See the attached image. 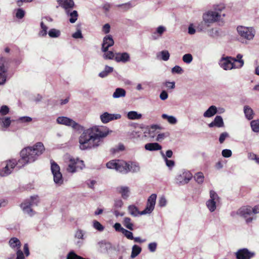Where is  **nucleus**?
Instances as JSON below:
<instances>
[{"mask_svg":"<svg viewBox=\"0 0 259 259\" xmlns=\"http://www.w3.org/2000/svg\"><path fill=\"white\" fill-rule=\"evenodd\" d=\"M9 244L10 246L13 249H20L21 243L19 239L16 237L11 238L9 241Z\"/></svg>","mask_w":259,"mask_h":259,"instance_id":"5701e85b","label":"nucleus"},{"mask_svg":"<svg viewBox=\"0 0 259 259\" xmlns=\"http://www.w3.org/2000/svg\"><path fill=\"white\" fill-rule=\"evenodd\" d=\"M16 255V259H25L24 253L20 249L17 250Z\"/></svg>","mask_w":259,"mask_h":259,"instance_id":"4d7b16f0","label":"nucleus"},{"mask_svg":"<svg viewBox=\"0 0 259 259\" xmlns=\"http://www.w3.org/2000/svg\"><path fill=\"white\" fill-rule=\"evenodd\" d=\"M237 213L244 218L247 223H251L256 219V217H254L253 214L252 207L250 206H244L241 207L238 210Z\"/></svg>","mask_w":259,"mask_h":259,"instance_id":"0eeeda50","label":"nucleus"},{"mask_svg":"<svg viewBox=\"0 0 259 259\" xmlns=\"http://www.w3.org/2000/svg\"><path fill=\"white\" fill-rule=\"evenodd\" d=\"M145 148L147 150L152 151L161 150L162 147L157 143H150L146 144Z\"/></svg>","mask_w":259,"mask_h":259,"instance_id":"b1692460","label":"nucleus"},{"mask_svg":"<svg viewBox=\"0 0 259 259\" xmlns=\"http://www.w3.org/2000/svg\"><path fill=\"white\" fill-rule=\"evenodd\" d=\"M142 117L141 114H138L136 111H130L127 113V118L130 119H139Z\"/></svg>","mask_w":259,"mask_h":259,"instance_id":"7c9ffc66","label":"nucleus"},{"mask_svg":"<svg viewBox=\"0 0 259 259\" xmlns=\"http://www.w3.org/2000/svg\"><path fill=\"white\" fill-rule=\"evenodd\" d=\"M210 199L209 200H212L213 201H219L220 199L218 195L213 190H210L209 192Z\"/></svg>","mask_w":259,"mask_h":259,"instance_id":"79ce46f5","label":"nucleus"},{"mask_svg":"<svg viewBox=\"0 0 259 259\" xmlns=\"http://www.w3.org/2000/svg\"><path fill=\"white\" fill-rule=\"evenodd\" d=\"M123 225L127 229L130 230H134V225L131 222V219L130 218L125 217L123 220Z\"/></svg>","mask_w":259,"mask_h":259,"instance_id":"2f4dec72","label":"nucleus"},{"mask_svg":"<svg viewBox=\"0 0 259 259\" xmlns=\"http://www.w3.org/2000/svg\"><path fill=\"white\" fill-rule=\"evenodd\" d=\"M162 156L165 159L166 164L168 167H171L174 166L175 162L171 160H168L165 156V155L161 152Z\"/></svg>","mask_w":259,"mask_h":259,"instance_id":"8fccbe9b","label":"nucleus"},{"mask_svg":"<svg viewBox=\"0 0 259 259\" xmlns=\"http://www.w3.org/2000/svg\"><path fill=\"white\" fill-rule=\"evenodd\" d=\"M229 137V134L227 132H224L220 135L219 137V142L221 144L224 143L226 138Z\"/></svg>","mask_w":259,"mask_h":259,"instance_id":"864d4df0","label":"nucleus"},{"mask_svg":"<svg viewBox=\"0 0 259 259\" xmlns=\"http://www.w3.org/2000/svg\"><path fill=\"white\" fill-rule=\"evenodd\" d=\"M114 228L116 231L121 232H122L123 231V229H124L121 227L120 224L118 223H116L114 224Z\"/></svg>","mask_w":259,"mask_h":259,"instance_id":"e2e57ef3","label":"nucleus"},{"mask_svg":"<svg viewBox=\"0 0 259 259\" xmlns=\"http://www.w3.org/2000/svg\"><path fill=\"white\" fill-rule=\"evenodd\" d=\"M209 127L216 126L218 127H222L224 126V123L221 116L217 115L214 118L213 121L208 124Z\"/></svg>","mask_w":259,"mask_h":259,"instance_id":"4be33fe9","label":"nucleus"},{"mask_svg":"<svg viewBox=\"0 0 259 259\" xmlns=\"http://www.w3.org/2000/svg\"><path fill=\"white\" fill-rule=\"evenodd\" d=\"M106 166L108 168L115 169L116 171L124 174H127L129 170L128 163L119 159L109 161L106 163Z\"/></svg>","mask_w":259,"mask_h":259,"instance_id":"7ed1b4c3","label":"nucleus"},{"mask_svg":"<svg viewBox=\"0 0 259 259\" xmlns=\"http://www.w3.org/2000/svg\"><path fill=\"white\" fill-rule=\"evenodd\" d=\"M244 112L246 118L248 120L253 119L254 113L253 110L248 106H245L244 107Z\"/></svg>","mask_w":259,"mask_h":259,"instance_id":"a878e982","label":"nucleus"},{"mask_svg":"<svg viewBox=\"0 0 259 259\" xmlns=\"http://www.w3.org/2000/svg\"><path fill=\"white\" fill-rule=\"evenodd\" d=\"M142 251V248L137 245H134L132 247L131 257L135 258L139 255Z\"/></svg>","mask_w":259,"mask_h":259,"instance_id":"c756f323","label":"nucleus"},{"mask_svg":"<svg viewBox=\"0 0 259 259\" xmlns=\"http://www.w3.org/2000/svg\"><path fill=\"white\" fill-rule=\"evenodd\" d=\"M217 202V201L212 200H208L206 202V206L211 212H213L215 210Z\"/></svg>","mask_w":259,"mask_h":259,"instance_id":"473e14b6","label":"nucleus"},{"mask_svg":"<svg viewBox=\"0 0 259 259\" xmlns=\"http://www.w3.org/2000/svg\"><path fill=\"white\" fill-rule=\"evenodd\" d=\"M194 178L198 184H202L204 181V177L202 172H199L195 174Z\"/></svg>","mask_w":259,"mask_h":259,"instance_id":"4c0bfd02","label":"nucleus"},{"mask_svg":"<svg viewBox=\"0 0 259 259\" xmlns=\"http://www.w3.org/2000/svg\"><path fill=\"white\" fill-rule=\"evenodd\" d=\"M57 2L59 6H57L58 8L61 7L64 9L66 11L67 14H69V9H72L74 6V3L73 0H57Z\"/></svg>","mask_w":259,"mask_h":259,"instance_id":"a211bd4d","label":"nucleus"},{"mask_svg":"<svg viewBox=\"0 0 259 259\" xmlns=\"http://www.w3.org/2000/svg\"><path fill=\"white\" fill-rule=\"evenodd\" d=\"M57 122L60 124L65 125L66 126H71L74 129H77L79 124L72 119L65 116L58 117L57 119Z\"/></svg>","mask_w":259,"mask_h":259,"instance_id":"ddd939ff","label":"nucleus"},{"mask_svg":"<svg viewBox=\"0 0 259 259\" xmlns=\"http://www.w3.org/2000/svg\"><path fill=\"white\" fill-rule=\"evenodd\" d=\"M109 133L107 128L97 126L84 130L79 138L80 149L84 150L98 147Z\"/></svg>","mask_w":259,"mask_h":259,"instance_id":"f257e3e1","label":"nucleus"},{"mask_svg":"<svg viewBox=\"0 0 259 259\" xmlns=\"http://www.w3.org/2000/svg\"><path fill=\"white\" fill-rule=\"evenodd\" d=\"M110 29V26L108 23L105 24L103 27V31L105 33H108L109 32Z\"/></svg>","mask_w":259,"mask_h":259,"instance_id":"338daca9","label":"nucleus"},{"mask_svg":"<svg viewBox=\"0 0 259 259\" xmlns=\"http://www.w3.org/2000/svg\"><path fill=\"white\" fill-rule=\"evenodd\" d=\"M222 15L225 16V14H222L213 11H209L203 15V19L205 23H212L220 20Z\"/></svg>","mask_w":259,"mask_h":259,"instance_id":"9d476101","label":"nucleus"},{"mask_svg":"<svg viewBox=\"0 0 259 259\" xmlns=\"http://www.w3.org/2000/svg\"><path fill=\"white\" fill-rule=\"evenodd\" d=\"M51 168L53 175L54 182L59 185L62 184L63 182L62 175L60 172V168L59 165L52 160L51 161Z\"/></svg>","mask_w":259,"mask_h":259,"instance_id":"1a4fd4ad","label":"nucleus"},{"mask_svg":"<svg viewBox=\"0 0 259 259\" xmlns=\"http://www.w3.org/2000/svg\"><path fill=\"white\" fill-rule=\"evenodd\" d=\"M105 53L103 55V58L105 60L107 59H115V54L112 51H108L104 52Z\"/></svg>","mask_w":259,"mask_h":259,"instance_id":"ea45409f","label":"nucleus"},{"mask_svg":"<svg viewBox=\"0 0 259 259\" xmlns=\"http://www.w3.org/2000/svg\"><path fill=\"white\" fill-rule=\"evenodd\" d=\"M217 112V109L215 106L212 105L204 113L203 116L205 117H210Z\"/></svg>","mask_w":259,"mask_h":259,"instance_id":"393cba45","label":"nucleus"},{"mask_svg":"<svg viewBox=\"0 0 259 259\" xmlns=\"http://www.w3.org/2000/svg\"><path fill=\"white\" fill-rule=\"evenodd\" d=\"M168 97V94L165 91H163L161 92L160 95V98L162 100H166Z\"/></svg>","mask_w":259,"mask_h":259,"instance_id":"69168bd1","label":"nucleus"},{"mask_svg":"<svg viewBox=\"0 0 259 259\" xmlns=\"http://www.w3.org/2000/svg\"><path fill=\"white\" fill-rule=\"evenodd\" d=\"M161 55V59L163 61H167L169 58V54L166 50L162 51L160 52Z\"/></svg>","mask_w":259,"mask_h":259,"instance_id":"a18cd8bd","label":"nucleus"},{"mask_svg":"<svg viewBox=\"0 0 259 259\" xmlns=\"http://www.w3.org/2000/svg\"><path fill=\"white\" fill-rule=\"evenodd\" d=\"M126 95L125 91L122 88H117L113 94V97L118 98L120 97H125Z\"/></svg>","mask_w":259,"mask_h":259,"instance_id":"c85d7f7f","label":"nucleus"},{"mask_svg":"<svg viewBox=\"0 0 259 259\" xmlns=\"http://www.w3.org/2000/svg\"><path fill=\"white\" fill-rule=\"evenodd\" d=\"M183 175L184 180L180 182L183 184L188 183L192 178V174L189 172L183 173Z\"/></svg>","mask_w":259,"mask_h":259,"instance_id":"58836bf2","label":"nucleus"},{"mask_svg":"<svg viewBox=\"0 0 259 259\" xmlns=\"http://www.w3.org/2000/svg\"><path fill=\"white\" fill-rule=\"evenodd\" d=\"M41 30L39 32V34L41 36H45L47 34L48 27L45 25L42 22L41 23Z\"/></svg>","mask_w":259,"mask_h":259,"instance_id":"09e8293b","label":"nucleus"},{"mask_svg":"<svg viewBox=\"0 0 259 259\" xmlns=\"http://www.w3.org/2000/svg\"><path fill=\"white\" fill-rule=\"evenodd\" d=\"M250 125L253 132H259V120H252L250 122Z\"/></svg>","mask_w":259,"mask_h":259,"instance_id":"f704fd0d","label":"nucleus"},{"mask_svg":"<svg viewBox=\"0 0 259 259\" xmlns=\"http://www.w3.org/2000/svg\"><path fill=\"white\" fill-rule=\"evenodd\" d=\"M49 35L50 37H58L60 35V31L56 29H51L48 32Z\"/></svg>","mask_w":259,"mask_h":259,"instance_id":"c9c22d12","label":"nucleus"},{"mask_svg":"<svg viewBox=\"0 0 259 259\" xmlns=\"http://www.w3.org/2000/svg\"><path fill=\"white\" fill-rule=\"evenodd\" d=\"M32 118L28 116H23L19 118V120L22 122H28L32 120Z\"/></svg>","mask_w":259,"mask_h":259,"instance_id":"680f3d73","label":"nucleus"},{"mask_svg":"<svg viewBox=\"0 0 259 259\" xmlns=\"http://www.w3.org/2000/svg\"><path fill=\"white\" fill-rule=\"evenodd\" d=\"M77 31L72 34V37L75 38H82L83 37L82 35L81 34V30L80 28H78L80 27V25H77Z\"/></svg>","mask_w":259,"mask_h":259,"instance_id":"37998d69","label":"nucleus"},{"mask_svg":"<svg viewBox=\"0 0 259 259\" xmlns=\"http://www.w3.org/2000/svg\"><path fill=\"white\" fill-rule=\"evenodd\" d=\"M20 159L17 160L18 169L28 164L32 159V147L29 146L23 149L20 152Z\"/></svg>","mask_w":259,"mask_h":259,"instance_id":"20e7f679","label":"nucleus"},{"mask_svg":"<svg viewBox=\"0 0 259 259\" xmlns=\"http://www.w3.org/2000/svg\"><path fill=\"white\" fill-rule=\"evenodd\" d=\"M45 148L42 143L37 142L33 145V161L45 151Z\"/></svg>","mask_w":259,"mask_h":259,"instance_id":"f3484780","label":"nucleus"},{"mask_svg":"<svg viewBox=\"0 0 259 259\" xmlns=\"http://www.w3.org/2000/svg\"><path fill=\"white\" fill-rule=\"evenodd\" d=\"M70 16V18L69 19V21L71 23H74L75 22V21L77 20L78 18V13L77 11L74 10L72 12L69 13L68 14Z\"/></svg>","mask_w":259,"mask_h":259,"instance_id":"72a5a7b5","label":"nucleus"},{"mask_svg":"<svg viewBox=\"0 0 259 259\" xmlns=\"http://www.w3.org/2000/svg\"><path fill=\"white\" fill-rule=\"evenodd\" d=\"M232 151L229 149H224L222 152V154L223 157L228 158L231 156Z\"/></svg>","mask_w":259,"mask_h":259,"instance_id":"603ef678","label":"nucleus"},{"mask_svg":"<svg viewBox=\"0 0 259 259\" xmlns=\"http://www.w3.org/2000/svg\"><path fill=\"white\" fill-rule=\"evenodd\" d=\"M93 226L96 229L99 231H102L104 230V227L97 221H94Z\"/></svg>","mask_w":259,"mask_h":259,"instance_id":"49530a36","label":"nucleus"},{"mask_svg":"<svg viewBox=\"0 0 259 259\" xmlns=\"http://www.w3.org/2000/svg\"><path fill=\"white\" fill-rule=\"evenodd\" d=\"M121 115L119 114H111L104 112L100 115L101 121L104 123H107L110 121L120 118Z\"/></svg>","mask_w":259,"mask_h":259,"instance_id":"dca6fc26","label":"nucleus"},{"mask_svg":"<svg viewBox=\"0 0 259 259\" xmlns=\"http://www.w3.org/2000/svg\"><path fill=\"white\" fill-rule=\"evenodd\" d=\"M123 204L122 201L121 199H117L114 202V207L116 208H121Z\"/></svg>","mask_w":259,"mask_h":259,"instance_id":"052dcab7","label":"nucleus"},{"mask_svg":"<svg viewBox=\"0 0 259 259\" xmlns=\"http://www.w3.org/2000/svg\"><path fill=\"white\" fill-rule=\"evenodd\" d=\"M115 60L117 62L125 63L130 60V56L126 52L115 53Z\"/></svg>","mask_w":259,"mask_h":259,"instance_id":"412c9836","label":"nucleus"},{"mask_svg":"<svg viewBox=\"0 0 259 259\" xmlns=\"http://www.w3.org/2000/svg\"><path fill=\"white\" fill-rule=\"evenodd\" d=\"M162 117L163 119H167L168 122L170 124H174L177 122L176 118L172 116H168L167 114H163L162 115Z\"/></svg>","mask_w":259,"mask_h":259,"instance_id":"e433bc0d","label":"nucleus"},{"mask_svg":"<svg viewBox=\"0 0 259 259\" xmlns=\"http://www.w3.org/2000/svg\"><path fill=\"white\" fill-rule=\"evenodd\" d=\"M252 210L254 217H255V215L259 213V205H255L253 207H252Z\"/></svg>","mask_w":259,"mask_h":259,"instance_id":"774afa93","label":"nucleus"},{"mask_svg":"<svg viewBox=\"0 0 259 259\" xmlns=\"http://www.w3.org/2000/svg\"><path fill=\"white\" fill-rule=\"evenodd\" d=\"M123 232H122L124 236L128 239L133 240L134 239V236L133 233L130 231H128L126 229H123Z\"/></svg>","mask_w":259,"mask_h":259,"instance_id":"de8ad7c7","label":"nucleus"},{"mask_svg":"<svg viewBox=\"0 0 259 259\" xmlns=\"http://www.w3.org/2000/svg\"><path fill=\"white\" fill-rule=\"evenodd\" d=\"M83 160L78 158H70L69 160V164L67 168V171L69 172L74 173L78 170H81L84 167Z\"/></svg>","mask_w":259,"mask_h":259,"instance_id":"39448f33","label":"nucleus"},{"mask_svg":"<svg viewBox=\"0 0 259 259\" xmlns=\"http://www.w3.org/2000/svg\"><path fill=\"white\" fill-rule=\"evenodd\" d=\"M116 192L120 194L123 199H127L130 195V189L127 186H120L116 188Z\"/></svg>","mask_w":259,"mask_h":259,"instance_id":"6ab92c4d","label":"nucleus"},{"mask_svg":"<svg viewBox=\"0 0 259 259\" xmlns=\"http://www.w3.org/2000/svg\"><path fill=\"white\" fill-rule=\"evenodd\" d=\"M192 56L190 54H185L183 57V61L186 63H190L192 62Z\"/></svg>","mask_w":259,"mask_h":259,"instance_id":"c03bdc74","label":"nucleus"},{"mask_svg":"<svg viewBox=\"0 0 259 259\" xmlns=\"http://www.w3.org/2000/svg\"><path fill=\"white\" fill-rule=\"evenodd\" d=\"M9 108L6 105H3L0 109V113L2 115H5L9 113Z\"/></svg>","mask_w":259,"mask_h":259,"instance_id":"3c124183","label":"nucleus"},{"mask_svg":"<svg viewBox=\"0 0 259 259\" xmlns=\"http://www.w3.org/2000/svg\"><path fill=\"white\" fill-rule=\"evenodd\" d=\"M243 56L238 54L236 58L226 57L223 58L220 64L224 70H230L233 68H240L244 65V61L242 59Z\"/></svg>","mask_w":259,"mask_h":259,"instance_id":"f03ea898","label":"nucleus"},{"mask_svg":"<svg viewBox=\"0 0 259 259\" xmlns=\"http://www.w3.org/2000/svg\"><path fill=\"white\" fill-rule=\"evenodd\" d=\"M157 195L155 194H151L148 198L146 207L141 211V214L150 213L154 209Z\"/></svg>","mask_w":259,"mask_h":259,"instance_id":"f8f14e48","label":"nucleus"},{"mask_svg":"<svg viewBox=\"0 0 259 259\" xmlns=\"http://www.w3.org/2000/svg\"><path fill=\"white\" fill-rule=\"evenodd\" d=\"M183 72V70L181 67L179 66H175L174 67L172 68V72L176 73L178 74H181Z\"/></svg>","mask_w":259,"mask_h":259,"instance_id":"13d9d810","label":"nucleus"},{"mask_svg":"<svg viewBox=\"0 0 259 259\" xmlns=\"http://www.w3.org/2000/svg\"><path fill=\"white\" fill-rule=\"evenodd\" d=\"M157 244L155 242L150 243L148 245V248L151 252H154L156 250Z\"/></svg>","mask_w":259,"mask_h":259,"instance_id":"bf43d9fd","label":"nucleus"},{"mask_svg":"<svg viewBox=\"0 0 259 259\" xmlns=\"http://www.w3.org/2000/svg\"><path fill=\"white\" fill-rule=\"evenodd\" d=\"M114 43V42L111 35H108L105 36L102 45V52H107L109 47L113 46Z\"/></svg>","mask_w":259,"mask_h":259,"instance_id":"aec40b11","label":"nucleus"},{"mask_svg":"<svg viewBox=\"0 0 259 259\" xmlns=\"http://www.w3.org/2000/svg\"><path fill=\"white\" fill-rule=\"evenodd\" d=\"M3 126L5 127H8L11 124V120L10 117H6L3 120Z\"/></svg>","mask_w":259,"mask_h":259,"instance_id":"5fc2aeb1","label":"nucleus"},{"mask_svg":"<svg viewBox=\"0 0 259 259\" xmlns=\"http://www.w3.org/2000/svg\"><path fill=\"white\" fill-rule=\"evenodd\" d=\"M166 204V200L164 197H160L159 200V205L161 207L164 206Z\"/></svg>","mask_w":259,"mask_h":259,"instance_id":"0e129e2a","label":"nucleus"},{"mask_svg":"<svg viewBox=\"0 0 259 259\" xmlns=\"http://www.w3.org/2000/svg\"><path fill=\"white\" fill-rule=\"evenodd\" d=\"M237 30L240 36L248 39H252L254 35V31L251 27L240 26L237 27Z\"/></svg>","mask_w":259,"mask_h":259,"instance_id":"9b49d317","label":"nucleus"},{"mask_svg":"<svg viewBox=\"0 0 259 259\" xmlns=\"http://www.w3.org/2000/svg\"><path fill=\"white\" fill-rule=\"evenodd\" d=\"M225 9V6L224 5H219L214 7V12H218L220 14H221L222 11Z\"/></svg>","mask_w":259,"mask_h":259,"instance_id":"6e6d98bb","label":"nucleus"},{"mask_svg":"<svg viewBox=\"0 0 259 259\" xmlns=\"http://www.w3.org/2000/svg\"><path fill=\"white\" fill-rule=\"evenodd\" d=\"M5 59L0 58V85H4L7 80L9 79L11 76L9 75L8 68L5 64Z\"/></svg>","mask_w":259,"mask_h":259,"instance_id":"6e6552de","label":"nucleus"},{"mask_svg":"<svg viewBox=\"0 0 259 259\" xmlns=\"http://www.w3.org/2000/svg\"><path fill=\"white\" fill-rule=\"evenodd\" d=\"M32 196H30L28 200H26L23 202L21 207L24 213L28 214L31 217L32 215Z\"/></svg>","mask_w":259,"mask_h":259,"instance_id":"2eb2a0df","label":"nucleus"},{"mask_svg":"<svg viewBox=\"0 0 259 259\" xmlns=\"http://www.w3.org/2000/svg\"><path fill=\"white\" fill-rule=\"evenodd\" d=\"M15 16L19 19H22L25 16V11L21 8H18L16 10Z\"/></svg>","mask_w":259,"mask_h":259,"instance_id":"a19ab883","label":"nucleus"},{"mask_svg":"<svg viewBox=\"0 0 259 259\" xmlns=\"http://www.w3.org/2000/svg\"><path fill=\"white\" fill-rule=\"evenodd\" d=\"M128 210L129 213L134 217H137L138 215H143L144 214H141V211H140L138 210L137 207H136L134 205H131L128 207Z\"/></svg>","mask_w":259,"mask_h":259,"instance_id":"bb28decb","label":"nucleus"},{"mask_svg":"<svg viewBox=\"0 0 259 259\" xmlns=\"http://www.w3.org/2000/svg\"><path fill=\"white\" fill-rule=\"evenodd\" d=\"M15 167L18 168V164L16 159H12L7 161L5 167L0 169V176L1 177L8 176L12 172Z\"/></svg>","mask_w":259,"mask_h":259,"instance_id":"423d86ee","label":"nucleus"},{"mask_svg":"<svg viewBox=\"0 0 259 259\" xmlns=\"http://www.w3.org/2000/svg\"><path fill=\"white\" fill-rule=\"evenodd\" d=\"M128 172H136L140 170V166L138 163L135 162H128Z\"/></svg>","mask_w":259,"mask_h":259,"instance_id":"cd10ccee","label":"nucleus"},{"mask_svg":"<svg viewBox=\"0 0 259 259\" xmlns=\"http://www.w3.org/2000/svg\"><path fill=\"white\" fill-rule=\"evenodd\" d=\"M235 255L237 259H251L255 254L247 248H242L239 249L235 253Z\"/></svg>","mask_w":259,"mask_h":259,"instance_id":"4468645a","label":"nucleus"}]
</instances>
